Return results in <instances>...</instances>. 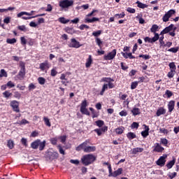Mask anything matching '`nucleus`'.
<instances>
[{
  "instance_id": "obj_1",
  "label": "nucleus",
  "mask_w": 179,
  "mask_h": 179,
  "mask_svg": "<svg viewBox=\"0 0 179 179\" xmlns=\"http://www.w3.org/2000/svg\"><path fill=\"white\" fill-rule=\"evenodd\" d=\"M94 160H96V157L92 154L85 155L81 158V162L84 166L92 164Z\"/></svg>"
},
{
  "instance_id": "obj_2",
  "label": "nucleus",
  "mask_w": 179,
  "mask_h": 179,
  "mask_svg": "<svg viewBox=\"0 0 179 179\" xmlns=\"http://www.w3.org/2000/svg\"><path fill=\"white\" fill-rule=\"evenodd\" d=\"M31 148L32 149H38L39 148V150H44V148H45V141H41L38 139L36 140L31 143Z\"/></svg>"
},
{
  "instance_id": "obj_3",
  "label": "nucleus",
  "mask_w": 179,
  "mask_h": 179,
  "mask_svg": "<svg viewBox=\"0 0 179 179\" xmlns=\"http://www.w3.org/2000/svg\"><path fill=\"white\" fill-rule=\"evenodd\" d=\"M73 0H61L59 2V6L62 8V9H68L71 8V6H73Z\"/></svg>"
},
{
  "instance_id": "obj_4",
  "label": "nucleus",
  "mask_w": 179,
  "mask_h": 179,
  "mask_svg": "<svg viewBox=\"0 0 179 179\" xmlns=\"http://www.w3.org/2000/svg\"><path fill=\"white\" fill-rule=\"evenodd\" d=\"M20 66L21 69L18 73L17 78L20 80H23V79H24V76L26 75V68L24 67V64L22 62H21L20 63Z\"/></svg>"
},
{
  "instance_id": "obj_5",
  "label": "nucleus",
  "mask_w": 179,
  "mask_h": 179,
  "mask_svg": "<svg viewBox=\"0 0 179 179\" xmlns=\"http://www.w3.org/2000/svg\"><path fill=\"white\" fill-rule=\"evenodd\" d=\"M87 106H89L87 101H83L80 106V113H82V114H85V115H90V113L89 112L87 108H86Z\"/></svg>"
},
{
  "instance_id": "obj_6",
  "label": "nucleus",
  "mask_w": 179,
  "mask_h": 179,
  "mask_svg": "<svg viewBox=\"0 0 179 179\" xmlns=\"http://www.w3.org/2000/svg\"><path fill=\"white\" fill-rule=\"evenodd\" d=\"M116 55H117V50L114 49L108 55H104L103 59H105V61H110L111 59H114Z\"/></svg>"
},
{
  "instance_id": "obj_7",
  "label": "nucleus",
  "mask_w": 179,
  "mask_h": 179,
  "mask_svg": "<svg viewBox=\"0 0 179 179\" xmlns=\"http://www.w3.org/2000/svg\"><path fill=\"white\" fill-rule=\"evenodd\" d=\"M69 47H70V48H79L80 47H82V45H80L79 41H76V39L71 38Z\"/></svg>"
},
{
  "instance_id": "obj_8",
  "label": "nucleus",
  "mask_w": 179,
  "mask_h": 179,
  "mask_svg": "<svg viewBox=\"0 0 179 179\" xmlns=\"http://www.w3.org/2000/svg\"><path fill=\"white\" fill-rule=\"evenodd\" d=\"M47 157L50 162H52V160H55V159H58V157H59V154L57 152H49Z\"/></svg>"
},
{
  "instance_id": "obj_9",
  "label": "nucleus",
  "mask_w": 179,
  "mask_h": 179,
  "mask_svg": "<svg viewBox=\"0 0 179 179\" xmlns=\"http://www.w3.org/2000/svg\"><path fill=\"white\" fill-rule=\"evenodd\" d=\"M89 143H90V141L86 140L85 142H83V143L79 145L78 147H76V150H77V152H80V150H83L85 152V149H86Z\"/></svg>"
},
{
  "instance_id": "obj_10",
  "label": "nucleus",
  "mask_w": 179,
  "mask_h": 179,
  "mask_svg": "<svg viewBox=\"0 0 179 179\" xmlns=\"http://www.w3.org/2000/svg\"><path fill=\"white\" fill-rule=\"evenodd\" d=\"M159 38V34H155V36L153 38H150L149 36H147L144 38V41L145 43H150L151 44H153V43H156V41H157Z\"/></svg>"
},
{
  "instance_id": "obj_11",
  "label": "nucleus",
  "mask_w": 179,
  "mask_h": 179,
  "mask_svg": "<svg viewBox=\"0 0 179 179\" xmlns=\"http://www.w3.org/2000/svg\"><path fill=\"white\" fill-rule=\"evenodd\" d=\"M10 105L13 111H15V113H20V110L19 109V102L17 101H12L10 103Z\"/></svg>"
},
{
  "instance_id": "obj_12",
  "label": "nucleus",
  "mask_w": 179,
  "mask_h": 179,
  "mask_svg": "<svg viewBox=\"0 0 179 179\" xmlns=\"http://www.w3.org/2000/svg\"><path fill=\"white\" fill-rule=\"evenodd\" d=\"M166 159H167V155H163L159 157V159L157 161V166H160V167H163L164 164H166Z\"/></svg>"
},
{
  "instance_id": "obj_13",
  "label": "nucleus",
  "mask_w": 179,
  "mask_h": 179,
  "mask_svg": "<svg viewBox=\"0 0 179 179\" xmlns=\"http://www.w3.org/2000/svg\"><path fill=\"white\" fill-rule=\"evenodd\" d=\"M176 106V101H170L168 103V110H169V113H170V114H171V113H173V110H174V107Z\"/></svg>"
},
{
  "instance_id": "obj_14",
  "label": "nucleus",
  "mask_w": 179,
  "mask_h": 179,
  "mask_svg": "<svg viewBox=\"0 0 179 179\" xmlns=\"http://www.w3.org/2000/svg\"><path fill=\"white\" fill-rule=\"evenodd\" d=\"M33 13H34V10L31 11L30 13H27L26 11H22L17 15V17H22V16L24 15H26V16H31L33 15Z\"/></svg>"
},
{
  "instance_id": "obj_15",
  "label": "nucleus",
  "mask_w": 179,
  "mask_h": 179,
  "mask_svg": "<svg viewBox=\"0 0 179 179\" xmlns=\"http://www.w3.org/2000/svg\"><path fill=\"white\" fill-rule=\"evenodd\" d=\"M166 109L163 107L159 108L156 113L157 116L160 117V115H164V114H166Z\"/></svg>"
},
{
  "instance_id": "obj_16",
  "label": "nucleus",
  "mask_w": 179,
  "mask_h": 179,
  "mask_svg": "<svg viewBox=\"0 0 179 179\" xmlns=\"http://www.w3.org/2000/svg\"><path fill=\"white\" fill-rule=\"evenodd\" d=\"M96 151V147L95 146H87L85 149V153H90L92 152Z\"/></svg>"
},
{
  "instance_id": "obj_17",
  "label": "nucleus",
  "mask_w": 179,
  "mask_h": 179,
  "mask_svg": "<svg viewBox=\"0 0 179 179\" xmlns=\"http://www.w3.org/2000/svg\"><path fill=\"white\" fill-rule=\"evenodd\" d=\"M143 152V148H136L131 150V155H136V153H142Z\"/></svg>"
},
{
  "instance_id": "obj_18",
  "label": "nucleus",
  "mask_w": 179,
  "mask_h": 179,
  "mask_svg": "<svg viewBox=\"0 0 179 179\" xmlns=\"http://www.w3.org/2000/svg\"><path fill=\"white\" fill-rule=\"evenodd\" d=\"M150 31H151V33H153L155 34V36H156V34H157V33H156V31H159L158 25L152 24V27L150 28Z\"/></svg>"
},
{
  "instance_id": "obj_19",
  "label": "nucleus",
  "mask_w": 179,
  "mask_h": 179,
  "mask_svg": "<svg viewBox=\"0 0 179 179\" xmlns=\"http://www.w3.org/2000/svg\"><path fill=\"white\" fill-rule=\"evenodd\" d=\"M163 150H164V148L160 146V144H159V143L155 144V147L154 148V152H162Z\"/></svg>"
},
{
  "instance_id": "obj_20",
  "label": "nucleus",
  "mask_w": 179,
  "mask_h": 179,
  "mask_svg": "<svg viewBox=\"0 0 179 179\" xmlns=\"http://www.w3.org/2000/svg\"><path fill=\"white\" fill-rule=\"evenodd\" d=\"M100 20V19L94 17L92 19L90 18H85V22L86 23H94V22H99Z\"/></svg>"
},
{
  "instance_id": "obj_21",
  "label": "nucleus",
  "mask_w": 179,
  "mask_h": 179,
  "mask_svg": "<svg viewBox=\"0 0 179 179\" xmlns=\"http://www.w3.org/2000/svg\"><path fill=\"white\" fill-rule=\"evenodd\" d=\"M120 174H122V168H119L117 171H114L112 173L113 177H117L118 176H120Z\"/></svg>"
},
{
  "instance_id": "obj_22",
  "label": "nucleus",
  "mask_w": 179,
  "mask_h": 179,
  "mask_svg": "<svg viewBox=\"0 0 179 179\" xmlns=\"http://www.w3.org/2000/svg\"><path fill=\"white\" fill-rule=\"evenodd\" d=\"M174 27V24H171V25H169V27H166L164 29H163L164 33L165 34H167V33H169V31H171V30H173Z\"/></svg>"
},
{
  "instance_id": "obj_23",
  "label": "nucleus",
  "mask_w": 179,
  "mask_h": 179,
  "mask_svg": "<svg viewBox=\"0 0 179 179\" xmlns=\"http://www.w3.org/2000/svg\"><path fill=\"white\" fill-rule=\"evenodd\" d=\"M145 127V130L141 132V135H142L143 137L147 138L148 136L149 135V127H148L146 125Z\"/></svg>"
},
{
  "instance_id": "obj_24",
  "label": "nucleus",
  "mask_w": 179,
  "mask_h": 179,
  "mask_svg": "<svg viewBox=\"0 0 179 179\" xmlns=\"http://www.w3.org/2000/svg\"><path fill=\"white\" fill-rule=\"evenodd\" d=\"M127 136L129 141H132V139L136 138V134H135V133L129 132L127 134Z\"/></svg>"
},
{
  "instance_id": "obj_25",
  "label": "nucleus",
  "mask_w": 179,
  "mask_h": 179,
  "mask_svg": "<svg viewBox=\"0 0 179 179\" xmlns=\"http://www.w3.org/2000/svg\"><path fill=\"white\" fill-rule=\"evenodd\" d=\"M131 113L134 116L139 115V114H141V109H139L138 108H134L131 110Z\"/></svg>"
},
{
  "instance_id": "obj_26",
  "label": "nucleus",
  "mask_w": 179,
  "mask_h": 179,
  "mask_svg": "<svg viewBox=\"0 0 179 179\" xmlns=\"http://www.w3.org/2000/svg\"><path fill=\"white\" fill-rule=\"evenodd\" d=\"M136 3L137 4L138 8H140L141 9H145V8H148V5L143 3L139 1H137Z\"/></svg>"
},
{
  "instance_id": "obj_27",
  "label": "nucleus",
  "mask_w": 179,
  "mask_h": 179,
  "mask_svg": "<svg viewBox=\"0 0 179 179\" xmlns=\"http://www.w3.org/2000/svg\"><path fill=\"white\" fill-rule=\"evenodd\" d=\"M124 129H125V128H124L123 127H120L115 129V132L117 135H121V134H124Z\"/></svg>"
},
{
  "instance_id": "obj_28",
  "label": "nucleus",
  "mask_w": 179,
  "mask_h": 179,
  "mask_svg": "<svg viewBox=\"0 0 179 179\" xmlns=\"http://www.w3.org/2000/svg\"><path fill=\"white\" fill-rule=\"evenodd\" d=\"M92 62L93 60L92 59V55H90L85 63L86 68H90V66L92 65Z\"/></svg>"
},
{
  "instance_id": "obj_29",
  "label": "nucleus",
  "mask_w": 179,
  "mask_h": 179,
  "mask_svg": "<svg viewBox=\"0 0 179 179\" xmlns=\"http://www.w3.org/2000/svg\"><path fill=\"white\" fill-rule=\"evenodd\" d=\"M46 68H48V62H45L40 64V69L41 71H45Z\"/></svg>"
},
{
  "instance_id": "obj_30",
  "label": "nucleus",
  "mask_w": 179,
  "mask_h": 179,
  "mask_svg": "<svg viewBox=\"0 0 179 179\" xmlns=\"http://www.w3.org/2000/svg\"><path fill=\"white\" fill-rule=\"evenodd\" d=\"M174 164H176V159H173V160L170 161L168 164H166V167L168 169H172Z\"/></svg>"
},
{
  "instance_id": "obj_31",
  "label": "nucleus",
  "mask_w": 179,
  "mask_h": 179,
  "mask_svg": "<svg viewBox=\"0 0 179 179\" xmlns=\"http://www.w3.org/2000/svg\"><path fill=\"white\" fill-rule=\"evenodd\" d=\"M3 97H5V99H9V97L12 96V93L10 92V91L7 90L3 92Z\"/></svg>"
},
{
  "instance_id": "obj_32",
  "label": "nucleus",
  "mask_w": 179,
  "mask_h": 179,
  "mask_svg": "<svg viewBox=\"0 0 179 179\" xmlns=\"http://www.w3.org/2000/svg\"><path fill=\"white\" fill-rule=\"evenodd\" d=\"M59 22L63 24H66V23H69V20H66L65 17H61L59 18Z\"/></svg>"
},
{
  "instance_id": "obj_33",
  "label": "nucleus",
  "mask_w": 179,
  "mask_h": 179,
  "mask_svg": "<svg viewBox=\"0 0 179 179\" xmlns=\"http://www.w3.org/2000/svg\"><path fill=\"white\" fill-rule=\"evenodd\" d=\"M0 78H8V73H6L5 69H1L0 71Z\"/></svg>"
},
{
  "instance_id": "obj_34",
  "label": "nucleus",
  "mask_w": 179,
  "mask_h": 179,
  "mask_svg": "<svg viewBox=\"0 0 179 179\" xmlns=\"http://www.w3.org/2000/svg\"><path fill=\"white\" fill-rule=\"evenodd\" d=\"M108 89V84H104L102 87V90L100 92L101 96H103V94H104V92H106V90H107Z\"/></svg>"
},
{
  "instance_id": "obj_35",
  "label": "nucleus",
  "mask_w": 179,
  "mask_h": 179,
  "mask_svg": "<svg viewBox=\"0 0 179 179\" xmlns=\"http://www.w3.org/2000/svg\"><path fill=\"white\" fill-rule=\"evenodd\" d=\"M95 41L98 47H99V48H101V45H103V41H101V39H100V38H96Z\"/></svg>"
},
{
  "instance_id": "obj_36",
  "label": "nucleus",
  "mask_w": 179,
  "mask_h": 179,
  "mask_svg": "<svg viewBox=\"0 0 179 179\" xmlns=\"http://www.w3.org/2000/svg\"><path fill=\"white\" fill-rule=\"evenodd\" d=\"M95 124L97 127H99V128H101V127H103V125H104V121L97 120L95 122Z\"/></svg>"
},
{
  "instance_id": "obj_37",
  "label": "nucleus",
  "mask_w": 179,
  "mask_h": 179,
  "mask_svg": "<svg viewBox=\"0 0 179 179\" xmlns=\"http://www.w3.org/2000/svg\"><path fill=\"white\" fill-rule=\"evenodd\" d=\"M138 85H139V82H138V81H135V82L131 83V90H134V89H136V87H138Z\"/></svg>"
},
{
  "instance_id": "obj_38",
  "label": "nucleus",
  "mask_w": 179,
  "mask_h": 179,
  "mask_svg": "<svg viewBox=\"0 0 179 179\" xmlns=\"http://www.w3.org/2000/svg\"><path fill=\"white\" fill-rule=\"evenodd\" d=\"M102 82H106V83H109L110 82H114V79L111 78H103L101 79Z\"/></svg>"
},
{
  "instance_id": "obj_39",
  "label": "nucleus",
  "mask_w": 179,
  "mask_h": 179,
  "mask_svg": "<svg viewBox=\"0 0 179 179\" xmlns=\"http://www.w3.org/2000/svg\"><path fill=\"white\" fill-rule=\"evenodd\" d=\"M38 82L39 85H45V78H44L43 77H39L38 78Z\"/></svg>"
},
{
  "instance_id": "obj_40",
  "label": "nucleus",
  "mask_w": 179,
  "mask_h": 179,
  "mask_svg": "<svg viewBox=\"0 0 179 179\" xmlns=\"http://www.w3.org/2000/svg\"><path fill=\"white\" fill-rule=\"evenodd\" d=\"M16 38H7L6 40V43L8 44H15V43H16Z\"/></svg>"
},
{
  "instance_id": "obj_41",
  "label": "nucleus",
  "mask_w": 179,
  "mask_h": 179,
  "mask_svg": "<svg viewBox=\"0 0 179 179\" xmlns=\"http://www.w3.org/2000/svg\"><path fill=\"white\" fill-rule=\"evenodd\" d=\"M43 121H44L45 125H47V127H51V123L50 122V120L48 119V117H44Z\"/></svg>"
},
{
  "instance_id": "obj_42",
  "label": "nucleus",
  "mask_w": 179,
  "mask_h": 179,
  "mask_svg": "<svg viewBox=\"0 0 179 179\" xmlns=\"http://www.w3.org/2000/svg\"><path fill=\"white\" fill-rule=\"evenodd\" d=\"M66 33H68L69 34H73L75 33V29H73V28H69L67 27L66 29Z\"/></svg>"
},
{
  "instance_id": "obj_43",
  "label": "nucleus",
  "mask_w": 179,
  "mask_h": 179,
  "mask_svg": "<svg viewBox=\"0 0 179 179\" xmlns=\"http://www.w3.org/2000/svg\"><path fill=\"white\" fill-rule=\"evenodd\" d=\"M7 146L9 148V149H13V146H14L13 141L9 140L8 141Z\"/></svg>"
},
{
  "instance_id": "obj_44",
  "label": "nucleus",
  "mask_w": 179,
  "mask_h": 179,
  "mask_svg": "<svg viewBox=\"0 0 179 179\" xmlns=\"http://www.w3.org/2000/svg\"><path fill=\"white\" fill-rule=\"evenodd\" d=\"M139 58H143V59H150V56L149 55H139Z\"/></svg>"
},
{
  "instance_id": "obj_45",
  "label": "nucleus",
  "mask_w": 179,
  "mask_h": 179,
  "mask_svg": "<svg viewBox=\"0 0 179 179\" xmlns=\"http://www.w3.org/2000/svg\"><path fill=\"white\" fill-rule=\"evenodd\" d=\"M20 41L22 45H26V44H27V40H26V38H24V36H22L20 38Z\"/></svg>"
},
{
  "instance_id": "obj_46",
  "label": "nucleus",
  "mask_w": 179,
  "mask_h": 179,
  "mask_svg": "<svg viewBox=\"0 0 179 179\" xmlns=\"http://www.w3.org/2000/svg\"><path fill=\"white\" fill-rule=\"evenodd\" d=\"M36 85L34 83H30L28 86V89L29 92H31V90H34L36 89Z\"/></svg>"
},
{
  "instance_id": "obj_47",
  "label": "nucleus",
  "mask_w": 179,
  "mask_h": 179,
  "mask_svg": "<svg viewBox=\"0 0 179 179\" xmlns=\"http://www.w3.org/2000/svg\"><path fill=\"white\" fill-rule=\"evenodd\" d=\"M100 34H101V30H98L92 33V36H94V37H96V38L100 36Z\"/></svg>"
},
{
  "instance_id": "obj_48",
  "label": "nucleus",
  "mask_w": 179,
  "mask_h": 179,
  "mask_svg": "<svg viewBox=\"0 0 179 179\" xmlns=\"http://www.w3.org/2000/svg\"><path fill=\"white\" fill-rule=\"evenodd\" d=\"M119 115H120V117H127V115H128V112H127V110H122L119 113Z\"/></svg>"
},
{
  "instance_id": "obj_49",
  "label": "nucleus",
  "mask_w": 179,
  "mask_h": 179,
  "mask_svg": "<svg viewBox=\"0 0 179 179\" xmlns=\"http://www.w3.org/2000/svg\"><path fill=\"white\" fill-rule=\"evenodd\" d=\"M57 149L59 150L60 155H65V150H64V149L62 148V146L58 145Z\"/></svg>"
},
{
  "instance_id": "obj_50",
  "label": "nucleus",
  "mask_w": 179,
  "mask_h": 179,
  "mask_svg": "<svg viewBox=\"0 0 179 179\" xmlns=\"http://www.w3.org/2000/svg\"><path fill=\"white\" fill-rule=\"evenodd\" d=\"M125 17V13H124L115 15V17H117V19H122V17Z\"/></svg>"
},
{
  "instance_id": "obj_51",
  "label": "nucleus",
  "mask_w": 179,
  "mask_h": 179,
  "mask_svg": "<svg viewBox=\"0 0 179 179\" xmlns=\"http://www.w3.org/2000/svg\"><path fill=\"white\" fill-rule=\"evenodd\" d=\"M131 128L134 129L136 128V129H138V128H139V124L136 122H134L131 124Z\"/></svg>"
},
{
  "instance_id": "obj_52",
  "label": "nucleus",
  "mask_w": 179,
  "mask_h": 179,
  "mask_svg": "<svg viewBox=\"0 0 179 179\" xmlns=\"http://www.w3.org/2000/svg\"><path fill=\"white\" fill-rule=\"evenodd\" d=\"M161 143L164 145V146H167L169 143V141L166 138H161Z\"/></svg>"
},
{
  "instance_id": "obj_53",
  "label": "nucleus",
  "mask_w": 179,
  "mask_h": 179,
  "mask_svg": "<svg viewBox=\"0 0 179 179\" xmlns=\"http://www.w3.org/2000/svg\"><path fill=\"white\" fill-rule=\"evenodd\" d=\"M58 73V72L57 71V69H52L51 70V72H50V75L51 76H57V74Z\"/></svg>"
},
{
  "instance_id": "obj_54",
  "label": "nucleus",
  "mask_w": 179,
  "mask_h": 179,
  "mask_svg": "<svg viewBox=\"0 0 179 179\" xmlns=\"http://www.w3.org/2000/svg\"><path fill=\"white\" fill-rule=\"evenodd\" d=\"M6 85L7 87H9V89L15 87V83H13L12 81H8Z\"/></svg>"
},
{
  "instance_id": "obj_55",
  "label": "nucleus",
  "mask_w": 179,
  "mask_h": 179,
  "mask_svg": "<svg viewBox=\"0 0 179 179\" xmlns=\"http://www.w3.org/2000/svg\"><path fill=\"white\" fill-rule=\"evenodd\" d=\"M58 141V138L57 137L55 138H52L50 139V142L52 145H57V142Z\"/></svg>"
},
{
  "instance_id": "obj_56",
  "label": "nucleus",
  "mask_w": 179,
  "mask_h": 179,
  "mask_svg": "<svg viewBox=\"0 0 179 179\" xmlns=\"http://www.w3.org/2000/svg\"><path fill=\"white\" fill-rule=\"evenodd\" d=\"M59 139H60V142H62V143H65V141H66V136H61L59 137Z\"/></svg>"
},
{
  "instance_id": "obj_57",
  "label": "nucleus",
  "mask_w": 179,
  "mask_h": 179,
  "mask_svg": "<svg viewBox=\"0 0 179 179\" xmlns=\"http://www.w3.org/2000/svg\"><path fill=\"white\" fill-rule=\"evenodd\" d=\"M18 30H20L21 31H26L27 29H26V26L24 25H20L17 27Z\"/></svg>"
},
{
  "instance_id": "obj_58",
  "label": "nucleus",
  "mask_w": 179,
  "mask_h": 179,
  "mask_svg": "<svg viewBox=\"0 0 179 179\" xmlns=\"http://www.w3.org/2000/svg\"><path fill=\"white\" fill-rule=\"evenodd\" d=\"M127 11L129 12V13H135V12H136V10H135V8H132L131 7H128L127 8Z\"/></svg>"
},
{
  "instance_id": "obj_59",
  "label": "nucleus",
  "mask_w": 179,
  "mask_h": 179,
  "mask_svg": "<svg viewBox=\"0 0 179 179\" xmlns=\"http://www.w3.org/2000/svg\"><path fill=\"white\" fill-rule=\"evenodd\" d=\"M176 13V10H170L166 13V15L169 16V17H171L172 15H174Z\"/></svg>"
},
{
  "instance_id": "obj_60",
  "label": "nucleus",
  "mask_w": 179,
  "mask_h": 179,
  "mask_svg": "<svg viewBox=\"0 0 179 179\" xmlns=\"http://www.w3.org/2000/svg\"><path fill=\"white\" fill-rule=\"evenodd\" d=\"M169 19H170V17L166 13L162 17L163 22H169Z\"/></svg>"
},
{
  "instance_id": "obj_61",
  "label": "nucleus",
  "mask_w": 179,
  "mask_h": 179,
  "mask_svg": "<svg viewBox=\"0 0 179 179\" xmlns=\"http://www.w3.org/2000/svg\"><path fill=\"white\" fill-rule=\"evenodd\" d=\"M168 51H169V52L176 53L178 51V48H171L169 49Z\"/></svg>"
},
{
  "instance_id": "obj_62",
  "label": "nucleus",
  "mask_w": 179,
  "mask_h": 179,
  "mask_svg": "<svg viewBox=\"0 0 179 179\" xmlns=\"http://www.w3.org/2000/svg\"><path fill=\"white\" fill-rule=\"evenodd\" d=\"M169 68H171V71H176V64H174V62L169 64Z\"/></svg>"
},
{
  "instance_id": "obj_63",
  "label": "nucleus",
  "mask_w": 179,
  "mask_h": 179,
  "mask_svg": "<svg viewBox=\"0 0 179 179\" xmlns=\"http://www.w3.org/2000/svg\"><path fill=\"white\" fill-rule=\"evenodd\" d=\"M176 71H173V70H171V71H169V73H168V78H173L174 77V73H175Z\"/></svg>"
},
{
  "instance_id": "obj_64",
  "label": "nucleus",
  "mask_w": 179,
  "mask_h": 179,
  "mask_svg": "<svg viewBox=\"0 0 179 179\" xmlns=\"http://www.w3.org/2000/svg\"><path fill=\"white\" fill-rule=\"evenodd\" d=\"M80 30H85V29H89V26L87 24H81L79 27Z\"/></svg>"
}]
</instances>
